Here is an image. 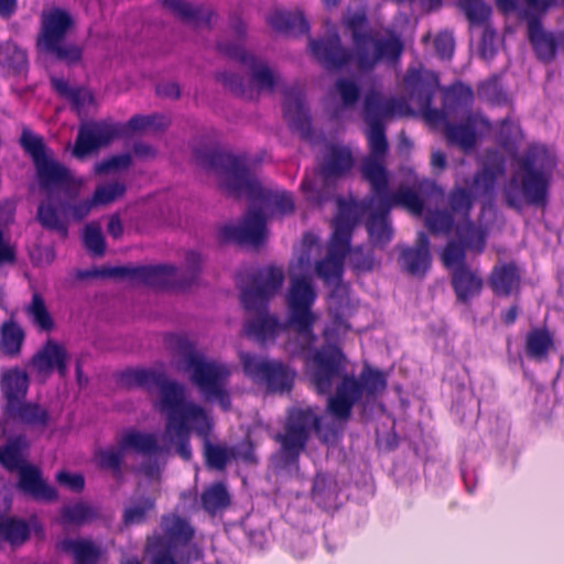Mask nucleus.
Listing matches in <instances>:
<instances>
[{
    "mask_svg": "<svg viewBox=\"0 0 564 564\" xmlns=\"http://www.w3.org/2000/svg\"><path fill=\"white\" fill-rule=\"evenodd\" d=\"M118 445L121 451L133 449L144 455H152L160 451L155 435L135 430L127 431L118 441Z\"/></svg>",
    "mask_w": 564,
    "mask_h": 564,
    "instance_id": "obj_43",
    "label": "nucleus"
},
{
    "mask_svg": "<svg viewBox=\"0 0 564 564\" xmlns=\"http://www.w3.org/2000/svg\"><path fill=\"white\" fill-rule=\"evenodd\" d=\"M359 171L362 180L369 184L371 195L381 202L386 210L400 206L414 215L423 213L424 200L413 188L400 186L397 191L389 192L390 173L386 166V158L362 159Z\"/></svg>",
    "mask_w": 564,
    "mask_h": 564,
    "instance_id": "obj_13",
    "label": "nucleus"
},
{
    "mask_svg": "<svg viewBox=\"0 0 564 564\" xmlns=\"http://www.w3.org/2000/svg\"><path fill=\"white\" fill-rule=\"evenodd\" d=\"M527 33L535 57L544 64L552 63L557 53V40L552 32L544 30L539 17L534 14L529 17Z\"/></svg>",
    "mask_w": 564,
    "mask_h": 564,
    "instance_id": "obj_29",
    "label": "nucleus"
},
{
    "mask_svg": "<svg viewBox=\"0 0 564 564\" xmlns=\"http://www.w3.org/2000/svg\"><path fill=\"white\" fill-rule=\"evenodd\" d=\"M195 529L189 521L176 513L163 514L160 531L148 535L144 543V555L149 564H188Z\"/></svg>",
    "mask_w": 564,
    "mask_h": 564,
    "instance_id": "obj_9",
    "label": "nucleus"
},
{
    "mask_svg": "<svg viewBox=\"0 0 564 564\" xmlns=\"http://www.w3.org/2000/svg\"><path fill=\"white\" fill-rule=\"evenodd\" d=\"M284 272L282 268L269 265L250 274V284L240 286V302L247 313H254L243 325L246 336L258 343L273 340L282 329L278 317L268 314L269 302L282 288Z\"/></svg>",
    "mask_w": 564,
    "mask_h": 564,
    "instance_id": "obj_6",
    "label": "nucleus"
},
{
    "mask_svg": "<svg viewBox=\"0 0 564 564\" xmlns=\"http://www.w3.org/2000/svg\"><path fill=\"white\" fill-rule=\"evenodd\" d=\"M348 254L349 264L357 273L369 272L375 268L376 260L372 249L356 247Z\"/></svg>",
    "mask_w": 564,
    "mask_h": 564,
    "instance_id": "obj_56",
    "label": "nucleus"
},
{
    "mask_svg": "<svg viewBox=\"0 0 564 564\" xmlns=\"http://www.w3.org/2000/svg\"><path fill=\"white\" fill-rule=\"evenodd\" d=\"M335 87L340 95L341 102L345 107H352L360 98V88L351 79L339 78Z\"/></svg>",
    "mask_w": 564,
    "mask_h": 564,
    "instance_id": "obj_62",
    "label": "nucleus"
},
{
    "mask_svg": "<svg viewBox=\"0 0 564 564\" xmlns=\"http://www.w3.org/2000/svg\"><path fill=\"white\" fill-rule=\"evenodd\" d=\"M132 164V156L130 153H121L111 155L94 166V171L98 175L108 174L112 171L127 170Z\"/></svg>",
    "mask_w": 564,
    "mask_h": 564,
    "instance_id": "obj_59",
    "label": "nucleus"
},
{
    "mask_svg": "<svg viewBox=\"0 0 564 564\" xmlns=\"http://www.w3.org/2000/svg\"><path fill=\"white\" fill-rule=\"evenodd\" d=\"M197 163L207 171L225 177L223 188L230 196L246 198L251 203H273L282 215L294 212L291 193L265 189L260 181L247 167L246 155H234L219 149L197 150Z\"/></svg>",
    "mask_w": 564,
    "mask_h": 564,
    "instance_id": "obj_4",
    "label": "nucleus"
},
{
    "mask_svg": "<svg viewBox=\"0 0 564 564\" xmlns=\"http://www.w3.org/2000/svg\"><path fill=\"white\" fill-rule=\"evenodd\" d=\"M455 220L456 218L446 208L436 209L426 216L425 226L432 235H447L455 229Z\"/></svg>",
    "mask_w": 564,
    "mask_h": 564,
    "instance_id": "obj_52",
    "label": "nucleus"
},
{
    "mask_svg": "<svg viewBox=\"0 0 564 564\" xmlns=\"http://www.w3.org/2000/svg\"><path fill=\"white\" fill-rule=\"evenodd\" d=\"M455 235L458 241L476 253H481L486 248L487 231L481 226L475 224L471 217L457 220Z\"/></svg>",
    "mask_w": 564,
    "mask_h": 564,
    "instance_id": "obj_40",
    "label": "nucleus"
},
{
    "mask_svg": "<svg viewBox=\"0 0 564 564\" xmlns=\"http://www.w3.org/2000/svg\"><path fill=\"white\" fill-rule=\"evenodd\" d=\"M459 7L471 26H484V33L480 43V54L484 57H491L495 54L494 48H487V42L492 41L496 32L488 25L491 15V8L484 0H460Z\"/></svg>",
    "mask_w": 564,
    "mask_h": 564,
    "instance_id": "obj_28",
    "label": "nucleus"
},
{
    "mask_svg": "<svg viewBox=\"0 0 564 564\" xmlns=\"http://www.w3.org/2000/svg\"><path fill=\"white\" fill-rule=\"evenodd\" d=\"M347 358L336 344L323 345L313 355L311 382L321 395H328L326 410L338 421H348L354 406L364 398L376 399L387 389V377L365 364L359 376L346 373Z\"/></svg>",
    "mask_w": 564,
    "mask_h": 564,
    "instance_id": "obj_2",
    "label": "nucleus"
},
{
    "mask_svg": "<svg viewBox=\"0 0 564 564\" xmlns=\"http://www.w3.org/2000/svg\"><path fill=\"white\" fill-rule=\"evenodd\" d=\"M370 204L373 206V210L370 213L366 228L371 242L375 246L384 247L389 243L393 236L389 213L390 209H384V206L378 198L371 195Z\"/></svg>",
    "mask_w": 564,
    "mask_h": 564,
    "instance_id": "obj_34",
    "label": "nucleus"
},
{
    "mask_svg": "<svg viewBox=\"0 0 564 564\" xmlns=\"http://www.w3.org/2000/svg\"><path fill=\"white\" fill-rule=\"evenodd\" d=\"M432 262L430 239L423 231L417 234L414 247H402L399 263L408 274L424 278Z\"/></svg>",
    "mask_w": 564,
    "mask_h": 564,
    "instance_id": "obj_26",
    "label": "nucleus"
},
{
    "mask_svg": "<svg viewBox=\"0 0 564 564\" xmlns=\"http://www.w3.org/2000/svg\"><path fill=\"white\" fill-rule=\"evenodd\" d=\"M83 241L85 248L94 256L101 257L105 254L106 241L98 225L90 223L85 226Z\"/></svg>",
    "mask_w": 564,
    "mask_h": 564,
    "instance_id": "obj_55",
    "label": "nucleus"
},
{
    "mask_svg": "<svg viewBox=\"0 0 564 564\" xmlns=\"http://www.w3.org/2000/svg\"><path fill=\"white\" fill-rule=\"evenodd\" d=\"M26 314L32 324L43 332H51L54 327V319L51 316L43 296L34 292L32 294L31 303L26 307Z\"/></svg>",
    "mask_w": 564,
    "mask_h": 564,
    "instance_id": "obj_51",
    "label": "nucleus"
},
{
    "mask_svg": "<svg viewBox=\"0 0 564 564\" xmlns=\"http://www.w3.org/2000/svg\"><path fill=\"white\" fill-rule=\"evenodd\" d=\"M445 135L449 143L458 145L463 150H471L477 142L475 127L469 123H447Z\"/></svg>",
    "mask_w": 564,
    "mask_h": 564,
    "instance_id": "obj_49",
    "label": "nucleus"
},
{
    "mask_svg": "<svg viewBox=\"0 0 564 564\" xmlns=\"http://www.w3.org/2000/svg\"><path fill=\"white\" fill-rule=\"evenodd\" d=\"M216 79L236 96L247 99H251L253 97L252 89L246 87L243 78L240 75L221 72L216 74Z\"/></svg>",
    "mask_w": 564,
    "mask_h": 564,
    "instance_id": "obj_57",
    "label": "nucleus"
},
{
    "mask_svg": "<svg viewBox=\"0 0 564 564\" xmlns=\"http://www.w3.org/2000/svg\"><path fill=\"white\" fill-rule=\"evenodd\" d=\"M30 379L19 367L7 369L0 377V392L3 399L2 415L7 421L31 431L44 432L52 424L50 410L35 401H28Z\"/></svg>",
    "mask_w": 564,
    "mask_h": 564,
    "instance_id": "obj_8",
    "label": "nucleus"
},
{
    "mask_svg": "<svg viewBox=\"0 0 564 564\" xmlns=\"http://www.w3.org/2000/svg\"><path fill=\"white\" fill-rule=\"evenodd\" d=\"M466 247H464L459 241H449L443 252H442V261L444 265L449 269V272L462 264H468L466 262Z\"/></svg>",
    "mask_w": 564,
    "mask_h": 564,
    "instance_id": "obj_58",
    "label": "nucleus"
},
{
    "mask_svg": "<svg viewBox=\"0 0 564 564\" xmlns=\"http://www.w3.org/2000/svg\"><path fill=\"white\" fill-rule=\"evenodd\" d=\"M117 383L126 389L141 388L149 393L158 390L159 398L154 406L165 415L166 431L177 438L176 452L184 460L192 457V431L202 438L209 437L213 422L205 409L193 401H187L184 386L169 379L163 367L128 368L117 375Z\"/></svg>",
    "mask_w": 564,
    "mask_h": 564,
    "instance_id": "obj_3",
    "label": "nucleus"
},
{
    "mask_svg": "<svg viewBox=\"0 0 564 564\" xmlns=\"http://www.w3.org/2000/svg\"><path fill=\"white\" fill-rule=\"evenodd\" d=\"M51 84L53 89L63 98L68 100L72 108L79 112L91 100L90 94L83 87H70L64 78L52 77Z\"/></svg>",
    "mask_w": 564,
    "mask_h": 564,
    "instance_id": "obj_47",
    "label": "nucleus"
},
{
    "mask_svg": "<svg viewBox=\"0 0 564 564\" xmlns=\"http://www.w3.org/2000/svg\"><path fill=\"white\" fill-rule=\"evenodd\" d=\"M56 550L72 555L73 564H99L101 549L88 539L65 538L56 543Z\"/></svg>",
    "mask_w": 564,
    "mask_h": 564,
    "instance_id": "obj_35",
    "label": "nucleus"
},
{
    "mask_svg": "<svg viewBox=\"0 0 564 564\" xmlns=\"http://www.w3.org/2000/svg\"><path fill=\"white\" fill-rule=\"evenodd\" d=\"M202 256L187 251L185 265L178 269L171 264L156 265H118L100 267L78 273L79 278L127 279L133 284L156 289L183 290L191 286L198 278Z\"/></svg>",
    "mask_w": 564,
    "mask_h": 564,
    "instance_id": "obj_7",
    "label": "nucleus"
},
{
    "mask_svg": "<svg viewBox=\"0 0 564 564\" xmlns=\"http://www.w3.org/2000/svg\"><path fill=\"white\" fill-rule=\"evenodd\" d=\"M155 507V498L149 495H134L122 510L121 522L126 528L143 524Z\"/></svg>",
    "mask_w": 564,
    "mask_h": 564,
    "instance_id": "obj_39",
    "label": "nucleus"
},
{
    "mask_svg": "<svg viewBox=\"0 0 564 564\" xmlns=\"http://www.w3.org/2000/svg\"><path fill=\"white\" fill-rule=\"evenodd\" d=\"M315 300L316 292L310 278L305 275L292 278L286 294L288 319L285 328H291L297 335L312 340L316 319L312 306Z\"/></svg>",
    "mask_w": 564,
    "mask_h": 564,
    "instance_id": "obj_17",
    "label": "nucleus"
},
{
    "mask_svg": "<svg viewBox=\"0 0 564 564\" xmlns=\"http://www.w3.org/2000/svg\"><path fill=\"white\" fill-rule=\"evenodd\" d=\"M351 48H346L337 31L323 39H308L312 55L327 70H339L350 63L361 73L372 72L380 63L400 62L404 43L399 35L372 28L365 12L345 19Z\"/></svg>",
    "mask_w": 564,
    "mask_h": 564,
    "instance_id": "obj_1",
    "label": "nucleus"
},
{
    "mask_svg": "<svg viewBox=\"0 0 564 564\" xmlns=\"http://www.w3.org/2000/svg\"><path fill=\"white\" fill-rule=\"evenodd\" d=\"M231 502L230 495L224 482H214L200 494L202 508L210 516L225 510Z\"/></svg>",
    "mask_w": 564,
    "mask_h": 564,
    "instance_id": "obj_44",
    "label": "nucleus"
},
{
    "mask_svg": "<svg viewBox=\"0 0 564 564\" xmlns=\"http://www.w3.org/2000/svg\"><path fill=\"white\" fill-rule=\"evenodd\" d=\"M283 95V115L290 128L297 132L302 139H311L313 135L312 120L305 106L303 89L295 85L285 87Z\"/></svg>",
    "mask_w": 564,
    "mask_h": 564,
    "instance_id": "obj_23",
    "label": "nucleus"
},
{
    "mask_svg": "<svg viewBox=\"0 0 564 564\" xmlns=\"http://www.w3.org/2000/svg\"><path fill=\"white\" fill-rule=\"evenodd\" d=\"M488 284L498 297H508L519 294L521 286V272L514 262L495 265L488 276Z\"/></svg>",
    "mask_w": 564,
    "mask_h": 564,
    "instance_id": "obj_31",
    "label": "nucleus"
},
{
    "mask_svg": "<svg viewBox=\"0 0 564 564\" xmlns=\"http://www.w3.org/2000/svg\"><path fill=\"white\" fill-rule=\"evenodd\" d=\"M345 258V256L327 249L325 258L315 263L316 275L325 283L341 280Z\"/></svg>",
    "mask_w": 564,
    "mask_h": 564,
    "instance_id": "obj_46",
    "label": "nucleus"
},
{
    "mask_svg": "<svg viewBox=\"0 0 564 564\" xmlns=\"http://www.w3.org/2000/svg\"><path fill=\"white\" fill-rule=\"evenodd\" d=\"M204 440V459L208 468L215 470H225L228 463L234 460L232 446H223L213 444L209 437Z\"/></svg>",
    "mask_w": 564,
    "mask_h": 564,
    "instance_id": "obj_48",
    "label": "nucleus"
},
{
    "mask_svg": "<svg viewBox=\"0 0 564 564\" xmlns=\"http://www.w3.org/2000/svg\"><path fill=\"white\" fill-rule=\"evenodd\" d=\"M67 203L55 200L52 195L37 206V220L47 230L56 231L62 238L68 235L66 221Z\"/></svg>",
    "mask_w": 564,
    "mask_h": 564,
    "instance_id": "obj_33",
    "label": "nucleus"
},
{
    "mask_svg": "<svg viewBox=\"0 0 564 564\" xmlns=\"http://www.w3.org/2000/svg\"><path fill=\"white\" fill-rule=\"evenodd\" d=\"M162 6L181 21L195 28H210L215 12L207 7L194 6L185 0H161Z\"/></svg>",
    "mask_w": 564,
    "mask_h": 564,
    "instance_id": "obj_32",
    "label": "nucleus"
},
{
    "mask_svg": "<svg viewBox=\"0 0 564 564\" xmlns=\"http://www.w3.org/2000/svg\"><path fill=\"white\" fill-rule=\"evenodd\" d=\"M30 527L25 520L14 517L0 518V542H7L12 546L21 545L29 540Z\"/></svg>",
    "mask_w": 564,
    "mask_h": 564,
    "instance_id": "obj_45",
    "label": "nucleus"
},
{
    "mask_svg": "<svg viewBox=\"0 0 564 564\" xmlns=\"http://www.w3.org/2000/svg\"><path fill=\"white\" fill-rule=\"evenodd\" d=\"M126 193V185L120 182H111L97 186L94 192V199L97 205H107L122 197Z\"/></svg>",
    "mask_w": 564,
    "mask_h": 564,
    "instance_id": "obj_60",
    "label": "nucleus"
},
{
    "mask_svg": "<svg viewBox=\"0 0 564 564\" xmlns=\"http://www.w3.org/2000/svg\"><path fill=\"white\" fill-rule=\"evenodd\" d=\"M403 84L411 96L415 97L426 121L440 123L447 119L451 111L432 107L434 96L440 89L437 73L423 66H410L403 76Z\"/></svg>",
    "mask_w": 564,
    "mask_h": 564,
    "instance_id": "obj_19",
    "label": "nucleus"
},
{
    "mask_svg": "<svg viewBox=\"0 0 564 564\" xmlns=\"http://www.w3.org/2000/svg\"><path fill=\"white\" fill-rule=\"evenodd\" d=\"M240 362L245 375L256 384L265 386L269 392H289L294 375L280 361L269 360L251 352L241 351Z\"/></svg>",
    "mask_w": 564,
    "mask_h": 564,
    "instance_id": "obj_20",
    "label": "nucleus"
},
{
    "mask_svg": "<svg viewBox=\"0 0 564 564\" xmlns=\"http://www.w3.org/2000/svg\"><path fill=\"white\" fill-rule=\"evenodd\" d=\"M525 6L523 17L528 20L533 14L541 19L542 15L546 14L552 8L556 7L558 0H521Z\"/></svg>",
    "mask_w": 564,
    "mask_h": 564,
    "instance_id": "obj_64",
    "label": "nucleus"
},
{
    "mask_svg": "<svg viewBox=\"0 0 564 564\" xmlns=\"http://www.w3.org/2000/svg\"><path fill=\"white\" fill-rule=\"evenodd\" d=\"M556 164V156L544 144H530L517 159L518 167L503 187L506 205L517 210L523 203L544 207Z\"/></svg>",
    "mask_w": 564,
    "mask_h": 564,
    "instance_id": "obj_5",
    "label": "nucleus"
},
{
    "mask_svg": "<svg viewBox=\"0 0 564 564\" xmlns=\"http://www.w3.org/2000/svg\"><path fill=\"white\" fill-rule=\"evenodd\" d=\"M123 135L124 128L121 123H113L107 120L86 122L78 129L73 155L77 159H83Z\"/></svg>",
    "mask_w": 564,
    "mask_h": 564,
    "instance_id": "obj_21",
    "label": "nucleus"
},
{
    "mask_svg": "<svg viewBox=\"0 0 564 564\" xmlns=\"http://www.w3.org/2000/svg\"><path fill=\"white\" fill-rule=\"evenodd\" d=\"M6 65L13 75H21L28 69V55L24 50L17 46L6 52Z\"/></svg>",
    "mask_w": 564,
    "mask_h": 564,
    "instance_id": "obj_63",
    "label": "nucleus"
},
{
    "mask_svg": "<svg viewBox=\"0 0 564 564\" xmlns=\"http://www.w3.org/2000/svg\"><path fill=\"white\" fill-rule=\"evenodd\" d=\"M358 223V215L352 206L340 205L339 213L334 220V231L328 250L347 256L350 249L351 235Z\"/></svg>",
    "mask_w": 564,
    "mask_h": 564,
    "instance_id": "obj_30",
    "label": "nucleus"
},
{
    "mask_svg": "<svg viewBox=\"0 0 564 564\" xmlns=\"http://www.w3.org/2000/svg\"><path fill=\"white\" fill-rule=\"evenodd\" d=\"M31 444L24 434H14L0 445V466L18 475L17 488L32 499L54 502L58 499L55 487L47 484L40 467L29 462Z\"/></svg>",
    "mask_w": 564,
    "mask_h": 564,
    "instance_id": "obj_10",
    "label": "nucleus"
},
{
    "mask_svg": "<svg viewBox=\"0 0 564 564\" xmlns=\"http://www.w3.org/2000/svg\"><path fill=\"white\" fill-rule=\"evenodd\" d=\"M267 218L260 208L250 209L239 225H226L219 230L221 242L260 247L265 240Z\"/></svg>",
    "mask_w": 564,
    "mask_h": 564,
    "instance_id": "obj_22",
    "label": "nucleus"
},
{
    "mask_svg": "<svg viewBox=\"0 0 564 564\" xmlns=\"http://www.w3.org/2000/svg\"><path fill=\"white\" fill-rule=\"evenodd\" d=\"M19 144L31 158L35 167L40 187L51 192L54 188H68L74 184L70 171L61 162L53 159L43 138L30 128L23 127Z\"/></svg>",
    "mask_w": 564,
    "mask_h": 564,
    "instance_id": "obj_15",
    "label": "nucleus"
},
{
    "mask_svg": "<svg viewBox=\"0 0 564 564\" xmlns=\"http://www.w3.org/2000/svg\"><path fill=\"white\" fill-rule=\"evenodd\" d=\"M124 128V135L128 131H142L148 128H155L163 130L169 126V120L162 115L141 116L135 115L131 117L126 124H121Z\"/></svg>",
    "mask_w": 564,
    "mask_h": 564,
    "instance_id": "obj_54",
    "label": "nucleus"
},
{
    "mask_svg": "<svg viewBox=\"0 0 564 564\" xmlns=\"http://www.w3.org/2000/svg\"><path fill=\"white\" fill-rule=\"evenodd\" d=\"M476 200L475 193L467 187L455 185L446 196V209L457 219L471 217V210Z\"/></svg>",
    "mask_w": 564,
    "mask_h": 564,
    "instance_id": "obj_42",
    "label": "nucleus"
},
{
    "mask_svg": "<svg viewBox=\"0 0 564 564\" xmlns=\"http://www.w3.org/2000/svg\"><path fill=\"white\" fill-rule=\"evenodd\" d=\"M355 160L349 148L329 144L318 164V175L325 186L334 185L346 177L354 167Z\"/></svg>",
    "mask_w": 564,
    "mask_h": 564,
    "instance_id": "obj_25",
    "label": "nucleus"
},
{
    "mask_svg": "<svg viewBox=\"0 0 564 564\" xmlns=\"http://www.w3.org/2000/svg\"><path fill=\"white\" fill-rule=\"evenodd\" d=\"M267 23L275 31L302 35L310 31V24L302 11L276 10L267 18Z\"/></svg>",
    "mask_w": 564,
    "mask_h": 564,
    "instance_id": "obj_38",
    "label": "nucleus"
},
{
    "mask_svg": "<svg viewBox=\"0 0 564 564\" xmlns=\"http://www.w3.org/2000/svg\"><path fill=\"white\" fill-rule=\"evenodd\" d=\"M230 29L239 42L232 44L218 42L217 50L226 57L238 61L242 65L248 66L250 69L251 83L257 86L259 91L265 90L272 93L275 89L279 79L265 63L259 61L256 56L249 54L245 50L242 41L246 36L247 30L240 17L232 15L230 18Z\"/></svg>",
    "mask_w": 564,
    "mask_h": 564,
    "instance_id": "obj_18",
    "label": "nucleus"
},
{
    "mask_svg": "<svg viewBox=\"0 0 564 564\" xmlns=\"http://www.w3.org/2000/svg\"><path fill=\"white\" fill-rule=\"evenodd\" d=\"M61 518L64 524L82 525L98 519L99 511L88 503L76 502L64 506L61 510Z\"/></svg>",
    "mask_w": 564,
    "mask_h": 564,
    "instance_id": "obj_50",
    "label": "nucleus"
},
{
    "mask_svg": "<svg viewBox=\"0 0 564 564\" xmlns=\"http://www.w3.org/2000/svg\"><path fill=\"white\" fill-rule=\"evenodd\" d=\"M500 173H502L501 167L485 166L480 169L473 176V188L482 196H491Z\"/></svg>",
    "mask_w": 564,
    "mask_h": 564,
    "instance_id": "obj_53",
    "label": "nucleus"
},
{
    "mask_svg": "<svg viewBox=\"0 0 564 564\" xmlns=\"http://www.w3.org/2000/svg\"><path fill=\"white\" fill-rule=\"evenodd\" d=\"M322 429V417L310 406L294 408L288 412L283 432L275 435L285 465L297 464L313 432Z\"/></svg>",
    "mask_w": 564,
    "mask_h": 564,
    "instance_id": "obj_16",
    "label": "nucleus"
},
{
    "mask_svg": "<svg viewBox=\"0 0 564 564\" xmlns=\"http://www.w3.org/2000/svg\"><path fill=\"white\" fill-rule=\"evenodd\" d=\"M68 354L66 348L53 339H47L28 362L39 377L47 378L53 371L59 377L67 375Z\"/></svg>",
    "mask_w": 564,
    "mask_h": 564,
    "instance_id": "obj_24",
    "label": "nucleus"
},
{
    "mask_svg": "<svg viewBox=\"0 0 564 564\" xmlns=\"http://www.w3.org/2000/svg\"><path fill=\"white\" fill-rule=\"evenodd\" d=\"M409 106L402 99L394 97L383 99L377 91H369L364 100V116L368 124L367 143L369 153L364 159L387 158L389 144L386 135L384 118L395 115H406Z\"/></svg>",
    "mask_w": 564,
    "mask_h": 564,
    "instance_id": "obj_14",
    "label": "nucleus"
},
{
    "mask_svg": "<svg viewBox=\"0 0 564 564\" xmlns=\"http://www.w3.org/2000/svg\"><path fill=\"white\" fill-rule=\"evenodd\" d=\"M25 343V332L14 319H6L0 325V352L9 359L19 358Z\"/></svg>",
    "mask_w": 564,
    "mask_h": 564,
    "instance_id": "obj_37",
    "label": "nucleus"
},
{
    "mask_svg": "<svg viewBox=\"0 0 564 564\" xmlns=\"http://www.w3.org/2000/svg\"><path fill=\"white\" fill-rule=\"evenodd\" d=\"M177 350L183 357L184 371L200 393L209 401H217L224 411L231 409V397L226 389L230 370L224 364L208 361L197 352L195 345L186 337L176 340Z\"/></svg>",
    "mask_w": 564,
    "mask_h": 564,
    "instance_id": "obj_11",
    "label": "nucleus"
},
{
    "mask_svg": "<svg viewBox=\"0 0 564 564\" xmlns=\"http://www.w3.org/2000/svg\"><path fill=\"white\" fill-rule=\"evenodd\" d=\"M553 348L554 336L547 327H533L527 333L524 352L529 359L536 362L545 361Z\"/></svg>",
    "mask_w": 564,
    "mask_h": 564,
    "instance_id": "obj_36",
    "label": "nucleus"
},
{
    "mask_svg": "<svg viewBox=\"0 0 564 564\" xmlns=\"http://www.w3.org/2000/svg\"><path fill=\"white\" fill-rule=\"evenodd\" d=\"M449 274L451 285L457 302L468 304L481 294L485 281L479 269H474L469 264H462L454 268Z\"/></svg>",
    "mask_w": 564,
    "mask_h": 564,
    "instance_id": "obj_27",
    "label": "nucleus"
},
{
    "mask_svg": "<svg viewBox=\"0 0 564 564\" xmlns=\"http://www.w3.org/2000/svg\"><path fill=\"white\" fill-rule=\"evenodd\" d=\"M74 25L73 15L65 9L53 8L44 12L41 18V28L36 40L37 50L67 66L80 63L83 47L66 41L67 34Z\"/></svg>",
    "mask_w": 564,
    "mask_h": 564,
    "instance_id": "obj_12",
    "label": "nucleus"
},
{
    "mask_svg": "<svg viewBox=\"0 0 564 564\" xmlns=\"http://www.w3.org/2000/svg\"><path fill=\"white\" fill-rule=\"evenodd\" d=\"M97 464L101 469H109L115 476L121 474L123 455L121 449L107 448L96 453Z\"/></svg>",
    "mask_w": 564,
    "mask_h": 564,
    "instance_id": "obj_61",
    "label": "nucleus"
},
{
    "mask_svg": "<svg viewBox=\"0 0 564 564\" xmlns=\"http://www.w3.org/2000/svg\"><path fill=\"white\" fill-rule=\"evenodd\" d=\"M441 90L443 108L451 112L470 108L475 99L473 87L462 80H455Z\"/></svg>",
    "mask_w": 564,
    "mask_h": 564,
    "instance_id": "obj_41",
    "label": "nucleus"
}]
</instances>
